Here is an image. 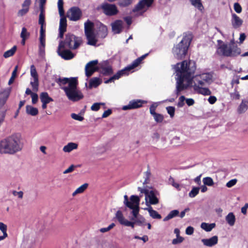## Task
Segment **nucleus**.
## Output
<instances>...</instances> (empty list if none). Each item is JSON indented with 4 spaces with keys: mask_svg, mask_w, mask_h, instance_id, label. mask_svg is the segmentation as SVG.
<instances>
[{
    "mask_svg": "<svg viewBox=\"0 0 248 248\" xmlns=\"http://www.w3.org/2000/svg\"><path fill=\"white\" fill-rule=\"evenodd\" d=\"M29 35H30L29 32H28L27 31V29L25 27H23L22 29V31H21V32L20 34V37L21 38H28L29 37Z\"/></svg>",
    "mask_w": 248,
    "mask_h": 248,
    "instance_id": "51",
    "label": "nucleus"
},
{
    "mask_svg": "<svg viewBox=\"0 0 248 248\" xmlns=\"http://www.w3.org/2000/svg\"><path fill=\"white\" fill-rule=\"evenodd\" d=\"M132 0H120V5L122 6H126L131 4Z\"/></svg>",
    "mask_w": 248,
    "mask_h": 248,
    "instance_id": "60",
    "label": "nucleus"
},
{
    "mask_svg": "<svg viewBox=\"0 0 248 248\" xmlns=\"http://www.w3.org/2000/svg\"><path fill=\"white\" fill-rule=\"evenodd\" d=\"M6 112V109L5 108H0V125L4 120Z\"/></svg>",
    "mask_w": 248,
    "mask_h": 248,
    "instance_id": "45",
    "label": "nucleus"
},
{
    "mask_svg": "<svg viewBox=\"0 0 248 248\" xmlns=\"http://www.w3.org/2000/svg\"><path fill=\"white\" fill-rule=\"evenodd\" d=\"M216 226L215 223L208 224L207 223L203 222L201 224V227L206 232L211 231Z\"/></svg>",
    "mask_w": 248,
    "mask_h": 248,
    "instance_id": "33",
    "label": "nucleus"
},
{
    "mask_svg": "<svg viewBox=\"0 0 248 248\" xmlns=\"http://www.w3.org/2000/svg\"><path fill=\"white\" fill-rule=\"evenodd\" d=\"M226 221L230 226H233L235 222V217L232 212L229 213L225 217Z\"/></svg>",
    "mask_w": 248,
    "mask_h": 248,
    "instance_id": "28",
    "label": "nucleus"
},
{
    "mask_svg": "<svg viewBox=\"0 0 248 248\" xmlns=\"http://www.w3.org/2000/svg\"><path fill=\"white\" fill-rule=\"evenodd\" d=\"M63 0H58V7L59 9V14L61 16H64V12L63 9Z\"/></svg>",
    "mask_w": 248,
    "mask_h": 248,
    "instance_id": "41",
    "label": "nucleus"
},
{
    "mask_svg": "<svg viewBox=\"0 0 248 248\" xmlns=\"http://www.w3.org/2000/svg\"><path fill=\"white\" fill-rule=\"evenodd\" d=\"M107 27L103 24H101L99 27L98 35L102 38H105L107 36Z\"/></svg>",
    "mask_w": 248,
    "mask_h": 248,
    "instance_id": "34",
    "label": "nucleus"
},
{
    "mask_svg": "<svg viewBox=\"0 0 248 248\" xmlns=\"http://www.w3.org/2000/svg\"><path fill=\"white\" fill-rule=\"evenodd\" d=\"M67 21L66 19L63 16H61L60 21V26L59 30L66 31Z\"/></svg>",
    "mask_w": 248,
    "mask_h": 248,
    "instance_id": "38",
    "label": "nucleus"
},
{
    "mask_svg": "<svg viewBox=\"0 0 248 248\" xmlns=\"http://www.w3.org/2000/svg\"><path fill=\"white\" fill-rule=\"evenodd\" d=\"M234 10L237 13H240L242 12V7L238 2L234 3L233 6Z\"/></svg>",
    "mask_w": 248,
    "mask_h": 248,
    "instance_id": "56",
    "label": "nucleus"
},
{
    "mask_svg": "<svg viewBox=\"0 0 248 248\" xmlns=\"http://www.w3.org/2000/svg\"><path fill=\"white\" fill-rule=\"evenodd\" d=\"M176 73V87L175 93L178 95L187 87L192 86L195 91L204 95H209L211 91L206 88H202L196 83L192 85L194 74L196 69V63L192 61H184L173 65Z\"/></svg>",
    "mask_w": 248,
    "mask_h": 248,
    "instance_id": "1",
    "label": "nucleus"
},
{
    "mask_svg": "<svg viewBox=\"0 0 248 248\" xmlns=\"http://www.w3.org/2000/svg\"><path fill=\"white\" fill-rule=\"evenodd\" d=\"M143 103V101L141 100H132L129 102L128 105L124 106L122 109L126 110L138 108L142 107Z\"/></svg>",
    "mask_w": 248,
    "mask_h": 248,
    "instance_id": "18",
    "label": "nucleus"
},
{
    "mask_svg": "<svg viewBox=\"0 0 248 248\" xmlns=\"http://www.w3.org/2000/svg\"><path fill=\"white\" fill-rule=\"evenodd\" d=\"M202 242L204 246L212 247L217 243L218 237L215 235L209 239H202Z\"/></svg>",
    "mask_w": 248,
    "mask_h": 248,
    "instance_id": "20",
    "label": "nucleus"
},
{
    "mask_svg": "<svg viewBox=\"0 0 248 248\" xmlns=\"http://www.w3.org/2000/svg\"><path fill=\"white\" fill-rule=\"evenodd\" d=\"M57 82L61 86L68 84L67 86L61 87L69 100L78 101L83 98L81 92L78 89V81L77 78H59Z\"/></svg>",
    "mask_w": 248,
    "mask_h": 248,
    "instance_id": "3",
    "label": "nucleus"
},
{
    "mask_svg": "<svg viewBox=\"0 0 248 248\" xmlns=\"http://www.w3.org/2000/svg\"><path fill=\"white\" fill-rule=\"evenodd\" d=\"M78 144L74 142H69L63 147V151L65 153H69L74 149L78 148Z\"/></svg>",
    "mask_w": 248,
    "mask_h": 248,
    "instance_id": "27",
    "label": "nucleus"
},
{
    "mask_svg": "<svg viewBox=\"0 0 248 248\" xmlns=\"http://www.w3.org/2000/svg\"><path fill=\"white\" fill-rule=\"evenodd\" d=\"M24 140L19 133H14L0 140V154L13 155L22 151Z\"/></svg>",
    "mask_w": 248,
    "mask_h": 248,
    "instance_id": "2",
    "label": "nucleus"
},
{
    "mask_svg": "<svg viewBox=\"0 0 248 248\" xmlns=\"http://www.w3.org/2000/svg\"><path fill=\"white\" fill-rule=\"evenodd\" d=\"M103 103H95L91 107V109L93 111H97L99 109L101 105H104Z\"/></svg>",
    "mask_w": 248,
    "mask_h": 248,
    "instance_id": "50",
    "label": "nucleus"
},
{
    "mask_svg": "<svg viewBox=\"0 0 248 248\" xmlns=\"http://www.w3.org/2000/svg\"><path fill=\"white\" fill-rule=\"evenodd\" d=\"M140 197L136 195H132L129 201L128 197L126 195L124 196V204L129 209L132 210L131 214L133 217L131 218V220H135L137 224L141 226L145 222V218L139 214L140 211Z\"/></svg>",
    "mask_w": 248,
    "mask_h": 248,
    "instance_id": "4",
    "label": "nucleus"
},
{
    "mask_svg": "<svg viewBox=\"0 0 248 248\" xmlns=\"http://www.w3.org/2000/svg\"><path fill=\"white\" fill-rule=\"evenodd\" d=\"M134 238L135 239H140V240H142L144 243L145 242H146L147 241H148L149 239H148V237L147 235H144L142 237H140L138 235H135L134 236Z\"/></svg>",
    "mask_w": 248,
    "mask_h": 248,
    "instance_id": "61",
    "label": "nucleus"
},
{
    "mask_svg": "<svg viewBox=\"0 0 248 248\" xmlns=\"http://www.w3.org/2000/svg\"><path fill=\"white\" fill-rule=\"evenodd\" d=\"M184 241V238L181 236H177V238L172 240V244L176 245L182 243Z\"/></svg>",
    "mask_w": 248,
    "mask_h": 248,
    "instance_id": "54",
    "label": "nucleus"
},
{
    "mask_svg": "<svg viewBox=\"0 0 248 248\" xmlns=\"http://www.w3.org/2000/svg\"><path fill=\"white\" fill-rule=\"evenodd\" d=\"M115 224L112 223L110 224L108 227L102 228L100 229V232L102 233L107 232L109 231L110 230H111V229H112L115 226Z\"/></svg>",
    "mask_w": 248,
    "mask_h": 248,
    "instance_id": "52",
    "label": "nucleus"
},
{
    "mask_svg": "<svg viewBox=\"0 0 248 248\" xmlns=\"http://www.w3.org/2000/svg\"><path fill=\"white\" fill-rule=\"evenodd\" d=\"M102 83V79L98 77L92 78L89 81L88 88L92 89V88H96Z\"/></svg>",
    "mask_w": 248,
    "mask_h": 248,
    "instance_id": "25",
    "label": "nucleus"
},
{
    "mask_svg": "<svg viewBox=\"0 0 248 248\" xmlns=\"http://www.w3.org/2000/svg\"><path fill=\"white\" fill-rule=\"evenodd\" d=\"M191 3L193 6L197 8L200 11L203 9V6L201 0H190Z\"/></svg>",
    "mask_w": 248,
    "mask_h": 248,
    "instance_id": "37",
    "label": "nucleus"
},
{
    "mask_svg": "<svg viewBox=\"0 0 248 248\" xmlns=\"http://www.w3.org/2000/svg\"><path fill=\"white\" fill-rule=\"evenodd\" d=\"M201 76L199 75H196L194 77V84L196 83L197 85H199V86H204L206 85V84L207 83L205 81H203V80L202 79V78H201Z\"/></svg>",
    "mask_w": 248,
    "mask_h": 248,
    "instance_id": "39",
    "label": "nucleus"
},
{
    "mask_svg": "<svg viewBox=\"0 0 248 248\" xmlns=\"http://www.w3.org/2000/svg\"><path fill=\"white\" fill-rule=\"evenodd\" d=\"M248 108V101H242L238 108V112L239 113H242L245 112Z\"/></svg>",
    "mask_w": 248,
    "mask_h": 248,
    "instance_id": "32",
    "label": "nucleus"
},
{
    "mask_svg": "<svg viewBox=\"0 0 248 248\" xmlns=\"http://www.w3.org/2000/svg\"><path fill=\"white\" fill-rule=\"evenodd\" d=\"M194 232V228L191 226H188L186 230V233L187 235H191Z\"/></svg>",
    "mask_w": 248,
    "mask_h": 248,
    "instance_id": "63",
    "label": "nucleus"
},
{
    "mask_svg": "<svg viewBox=\"0 0 248 248\" xmlns=\"http://www.w3.org/2000/svg\"><path fill=\"white\" fill-rule=\"evenodd\" d=\"M7 225L2 222H0V230L2 233L7 232Z\"/></svg>",
    "mask_w": 248,
    "mask_h": 248,
    "instance_id": "62",
    "label": "nucleus"
},
{
    "mask_svg": "<svg viewBox=\"0 0 248 248\" xmlns=\"http://www.w3.org/2000/svg\"><path fill=\"white\" fill-rule=\"evenodd\" d=\"M168 113L170 115V117L172 118L174 116L175 108L174 107L169 106L166 108Z\"/></svg>",
    "mask_w": 248,
    "mask_h": 248,
    "instance_id": "49",
    "label": "nucleus"
},
{
    "mask_svg": "<svg viewBox=\"0 0 248 248\" xmlns=\"http://www.w3.org/2000/svg\"><path fill=\"white\" fill-rule=\"evenodd\" d=\"M63 46H67L71 49H77L82 44L81 37L76 36L71 33H68L65 36V39L63 41Z\"/></svg>",
    "mask_w": 248,
    "mask_h": 248,
    "instance_id": "8",
    "label": "nucleus"
},
{
    "mask_svg": "<svg viewBox=\"0 0 248 248\" xmlns=\"http://www.w3.org/2000/svg\"><path fill=\"white\" fill-rule=\"evenodd\" d=\"M144 210L148 211L150 216L154 219H161V216L158 213L154 210L152 206L143 208Z\"/></svg>",
    "mask_w": 248,
    "mask_h": 248,
    "instance_id": "26",
    "label": "nucleus"
},
{
    "mask_svg": "<svg viewBox=\"0 0 248 248\" xmlns=\"http://www.w3.org/2000/svg\"><path fill=\"white\" fill-rule=\"evenodd\" d=\"M16 50V46H14L11 49L8 50L4 52L3 57L5 58H7L13 56Z\"/></svg>",
    "mask_w": 248,
    "mask_h": 248,
    "instance_id": "40",
    "label": "nucleus"
},
{
    "mask_svg": "<svg viewBox=\"0 0 248 248\" xmlns=\"http://www.w3.org/2000/svg\"><path fill=\"white\" fill-rule=\"evenodd\" d=\"M230 95L232 99H239L240 98V94L236 90V87L235 88L234 92L231 93Z\"/></svg>",
    "mask_w": 248,
    "mask_h": 248,
    "instance_id": "53",
    "label": "nucleus"
},
{
    "mask_svg": "<svg viewBox=\"0 0 248 248\" xmlns=\"http://www.w3.org/2000/svg\"><path fill=\"white\" fill-rule=\"evenodd\" d=\"M10 93V89H4L0 93V105L3 106L6 102Z\"/></svg>",
    "mask_w": 248,
    "mask_h": 248,
    "instance_id": "22",
    "label": "nucleus"
},
{
    "mask_svg": "<svg viewBox=\"0 0 248 248\" xmlns=\"http://www.w3.org/2000/svg\"><path fill=\"white\" fill-rule=\"evenodd\" d=\"M82 15L80 9L77 7H73L70 9L67 13L68 18L72 21L78 20Z\"/></svg>",
    "mask_w": 248,
    "mask_h": 248,
    "instance_id": "15",
    "label": "nucleus"
},
{
    "mask_svg": "<svg viewBox=\"0 0 248 248\" xmlns=\"http://www.w3.org/2000/svg\"><path fill=\"white\" fill-rule=\"evenodd\" d=\"M237 182V179H233L229 181L228 183H227L226 186L228 187H232L233 186H234Z\"/></svg>",
    "mask_w": 248,
    "mask_h": 248,
    "instance_id": "59",
    "label": "nucleus"
},
{
    "mask_svg": "<svg viewBox=\"0 0 248 248\" xmlns=\"http://www.w3.org/2000/svg\"><path fill=\"white\" fill-rule=\"evenodd\" d=\"M31 84L34 92H37L38 90V79H33V81L31 82Z\"/></svg>",
    "mask_w": 248,
    "mask_h": 248,
    "instance_id": "47",
    "label": "nucleus"
},
{
    "mask_svg": "<svg viewBox=\"0 0 248 248\" xmlns=\"http://www.w3.org/2000/svg\"><path fill=\"white\" fill-rule=\"evenodd\" d=\"M39 24L41 25L40 35H46V23L45 17V11H40V13L39 16Z\"/></svg>",
    "mask_w": 248,
    "mask_h": 248,
    "instance_id": "19",
    "label": "nucleus"
},
{
    "mask_svg": "<svg viewBox=\"0 0 248 248\" xmlns=\"http://www.w3.org/2000/svg\"><path fill=\"white\" fill-rule=\"evenodd\" d=\"M157 107V104L156 103H154L152 104L150 107V112L152 115L156 113L155 112V109Z\"/></svg>",
    "mask_w": 248,
    "mask_h": 248,
    "instance_id": "58",
    "label": "nucleus"
},
{
    "mask_svg": "<svg viewBox=\"0 0 248 248\" xmlns=\"http://www.w3.org/2000/svg\"><path fill=\"white\" fill-rule=\"evenodd\" d=\"M40 99L42 102L46 103L53 101V99L49 96L48 94L46 92H43L41 93Z\"/></svg>",
    "mask_w": 248,
    "mask_h": 248,
    "instance_id": "30",
    "label": "nucleus"
},
{
    "mask_svg": "<svg viewBox=\"0 0 248 248\" xmlns=\"http://www.w3.org/2000/svg\"><path fill=\"white\" fill-rule=\"evenodd\" d=\"M101 8L103 12L107 16L115 15L118 12L116 6L114 4L105 3L102 5Z\"/></svg>",
    "mask_w": 248,
    "mask_h": 248,
    "instance_id": "16",
    "label": "nucleus"
},
{
    "mask_svg": "<svg viewBox=\"0 0 248 248\" xmlns=\"http://www.w3.org/2000/svg\"><path fill=\"white\" fill-rule=\"evenodd\" d=\"M112 30L115 33H119L122 31L123 27V21L122 20H116L112 23Z\"/></svg>",
    "mask_w": 248,
    "mask_h": 248,
    "instance_id": "23",
    "label": "nucleus"
},
{
    "mask_svg": "<svg viewBox=\"0 0 248 248\" xmlns=\"http://www.w3.org/2000/svg\"><path fill=\"white\" fill-rule=\"evenodd\" d=\"M65 46H63V41H61L59 43L57 49V53L58 55L64 60H67L72 59L75 57V54H73L70 50L61 49L64 48Z\"/></svg>",
    "mask_w": 248,
    "mask_h": 248,
    "instance_id": "12",
    "label": "nucleus"
},
{
    "mask_svg": "<svg viewBox=\"0 0 248 248\" xmlns=\"http://www.w3.org/2000/svg\"><path fill=\"white\" fill-rule=\"evenodd\" d=\"M17 66H16L15 68H14V70H13V72H12V76L11 77V78H10L9 81H8V84L9 85H11L12 83H13L14 81V79H15V77H16V72H17Z\"/></svg>",
    "mask_w": 248,
    "mask_h": 248,
    "instance_id": "48",
    "label": "nucleus"
},
{
    "mask_svg": "<svg viewBox=\"0 0 248 248\" xmlns=\"http://www.w3.org/2000/svg\"><path fill=\"white\" fill-rule=\"evenodd\" d=\"M71 116L72 119L79 121H82L84 119L82 116L76 113H72Z\"/></svg>",
    "mask_w": 248,
    "mask_h": 248,
    "instance_id": "55",
    "label": "nucleus"
},
{
    "mask_svg": "<svg viewBox=\"0 0 248 248\" xmlns=\"http://www.w3.org/2000/svg\"><path fill=\"white\" fill-rule=\"evenodd\" d=\"M31 75L33 79H38V74L33 65H31Z\"/></svg>",
    "mask_w": 248,
    "mask_h": 248,
    "instance_id": "46",
    "label": "nucleus"
},
{
    "mask_svg": "<svg viewBox=\"0 0 248 248\" xmlns=\"http://www.w3.org/2000/svg\"><path fill=\"white\" fill-rule=\"evenodd\" d=\"M179 212L177 210H173L170 212V213L163 219L164 221H168L179 215Z\"/></svg>",
    "mask_w": 248,
    "mask_h": 248,
    "instance_id": "35",
    "label": "nucleus"
},
{
    "mask_svg": "<svg viewBox=\"0 0 248 248\" xmlns=\"http://www.w3.org/2000/svg\"><path fill=\"white\" fill-rule=\"evenodd\" d=\"M203 183L204 185L208 186H212L214 185V182L212 178L209 177H205L203 179Z\"/></svg>",
    "mask_w": 248,
    "mask_h": 248,
    "instance_id": "44",
    "label": "nucleus"
},
{
    "mask_svg": "<svg viewBox=\"0 0 248 248\" xmlns=\"http://www.w3.org/2000/svg\"><path fill=\"white\" fill-rule=\"evenodd\" d=\"M115 218L120 224L125 226L131 227V228H134L135 224H137V223L135 220L130 221L125 219L122 212L120 210H118L116 212L115 214Z\"/></svg>",
    "mask_w": 248,
    "mask_h": 248,
    "instance_id": "14",
    "label": "nucleus"
},
{
    "mask_svg": "<svg viewBox=\"0 0 248 248\" xmlns=\"http://www.w3.org/2000/svg\"><path fill=\"white\" fill-rule=\"evenodd\" d=\"M46 35H40L39 37V41H40V45H39V55L41 56H43L45 53V39Z\"/></svg>",
    "mask_w": 248,
    "mask_h": 248,
    "instance_id": "24",
    "label": "nucleus"
},
{
    "mask_svg": "<svg viewBox=\"0 0 248 248\" xmlns=\"http://www.w3.org/2000/svg\"><path fill=\"white\" fill-rule=\"evenodd\" d=\"M138 190L145 194V203L147 207L151 206V205H156L159 203V200L156 197V192L140 187H138Z\"/></svg>",
    "mask_w": 248,
    "mask_h": 248,
    "instance_id": "9",
    "label": "nucleus"
},
{
    "mask_svg": "<svg viewBox=\"0 0 248 248\" xmlns=\"http://www.w3.org/2000/svg\"><path fill=\"white\" fill-rule=\"evenodd\" d=\"M94 23L89 20L84 23V33L88 45L95 46L98 40L94 31Z\"/></svg>",
    "mask_w": 248,
    "mask_h": 248,
    "instance_id": "6",
    "label": "nucleus"
},
{
    "mask_svg": "<svg viewBox=\"0 0 248 248\" xmlns=\"http://www.w3.org/2000/svg\"><path fill=\"white\" fill-rule=\"evenodd\" d=\"M201 78L205 81L207 83H210L212 80V75L210 73H202L200 75Z\"/></svg>",
    "mask_w": 248,
    "mask_h": 248,
    "instance_id": "36",
    "label": "nucleus"
},
{
    "mask_svg": "<svg viewBox=\"0 0 248 248\" xmlns=\"http://www.w3.org/2000/svg\"><path fill=\"white\" fill-rule=\"evenodd\" d=\"M243 23V20L235 14H232V24L234 28H238Z\"/></svg>",
    "mask_w": 248,
    "mask_h": 248,
    "instance_id": "21",
    "label": "nucleus"
},
{
    "mask_svg": "<svg viewBox=\"0 0 248 248\" xmlns=\"http://www.w3.org/2000/svg\"><path fill=\"white\" fill-rule=\"evenodd\" d=\"M217 52L223 56L235 57L241 54V50L238 46L232 47L228 44H223L217 48Z\"/></svg>",
    "mask_w": 248,
    "mask_h": 248,
    "instance_id": "7",
    "label": "nucleus"
},
{
    "mask_svg": "<svg viewBox=\"0 0 248 248\" xmlns=\"http://www.w3.org/2000/svg\"><path fill=\"white\" fill-rule=\"evenodd\" d=\"M88 184L85 183L76 189V190L72 193L73 196H75L78 194L82 193L88 187Z\"/></svg>",
    "mask_w": 248,
    "mask_h": 248,
    "instance_id": "31",
    "label": "nucleus"
},
{
    "mask_svg": "<svg viewBox=\"0 0 248 248\" xmlns=\"http://www.w3.org/2000/svg\"><path fill=\"white\" fill-rule=\"evenodd\" d=\"M99 68L102 69V73L105 76L110 75L113 73L112 67L108 61H105L99 63Z\"/></svg>",
    "mask_w": 248,
    "mask_h": 248,
    "instance_id": "17",
    "label": "nucleus"
},
{
    "mask_svg": "<svg viewBox=\"0 0 248 248\" xmlns=\"http://www.w3.org/2000/svg\"><path fill=\"white\" fill-rule=\"evenodd\" d=\"M154 0H141L133 9V12H139L140 15L146 12L151 6Z\"/></svg>",
    "mask_w": 248,
    "mask_h": 248,
    "instance_id": "11",
    "label": "nucleus"
},
{
    "mask_svg": "<svg viewBox=\"0 0 248 248\" xmlns=\"http://www.w3.org/2000/svg\"><path fill=\"white\" fill-rule=\"evenodd\" d=\"M200 187H194L189 193V196L191 198L195 197L199 192Z\"/></svg>",
    "mask_w": 248,
    "mask_h": 248,
    "instance_id": "42",
    "label": "nucleus"
},
{
    "mask_svg": "<svg viewBox=\"0 0 248 248\" xmlns=\"http://www.w3.org/2000/svg\"><path fill=\"white\" fill-rule=\"evenodd\" d=\"M76 168V166L74 165H71L68 169L65 170L63 172V174H66L70 172H72L74 169Z\"/></svg>",
    "mask_w": 248,
    "mask_h": 248,
    "instance_id": "64",
    "label": "nucleus"
},
{
    "mask_svg": "<svg viewBox=\"0 0 248 248\" xmlns=\"http://www.w3.org/2000/svg\"><path fill=\"white\" fill-rule=\"evenodd\" d=\"M152 116L156 123H161L164 120V116L161 114L156 113Z\"/></svg>",
    "mask_w": 248,
    "mask_h": 248,
    "instance_id": "43",
    "label": "nucleus"
},
{
    "mask_svg": "<svg viewBox=\"0 0 248 248\" xmlns=\"http://www.w3.org/2000/svg\"><path fill=\"white\" fill-rule=\"evenodd\" d=\"M98 61L97 60H93L88 62L85 67V75L87 78H89L93 74L99 69L97 66Z\"/></svg>",
    "mask_w": 248,
    "mask_h": 248,
    "instance_id": "13",
    "label": "nucleus"
},
{
    "mask_svg": "<svg viewBox=\"0 0 248 248\" xmlns=\"http://www.w3.org/2000/svg\"><path fill=\"white\" fill-rule=\"evenodd\" d=\"M148 55V54H145L141 57L137 58L134 60L133 62L125 67L124 69L119 71L116 74L113 76L115 80L118 79L124 75H127L129 74V72L137 67L141 62V61Z\"/></svg>",
    "mask_w": 248,
    "mask_h": 248,
    "instance_id": "10",
    "label": "nucleus"
},
{
    "mask_svg": "<svg viewBox=\"0 0 248 248\" xmlns=\"http://www.w3.org/2000/svg\"><path fill=\"white\" fill-rule=\"evenodd\" d=\"M192 38V37L191 33H184L183 39L178 45L174 46L172 49V53L176 58L181 59L185 56Z\"/></svg>",
    "mask_w": 248,
    "mask_h": 248,
    "instance_id": "5",
    "label": "nucleus"
},
{
    "mask_svg": "<svg viewBox=\"0 0 248 248\" xmlns=\"http://www.w3.org/2000/svg\"><path fill=\"white\" fill-rule=\"evenodd\" d=\"M26 113L31 116H36L38 113V109L30 105L26 107Z\"/></svg>",
    "mask_w": 248,
    "mask_h": 248,
    "instance_id": "29",
    "label": "nucleus"
},
{
    "mask_svg": "<svg viewBox=\"0 0 248 248\" xmlns=\"http://www.w3.org/2000/svg\"><path fill=\"white\" fill-rule=\"evenodd\" d=\"M186 100V98L184 96H181L179 98V101L177 103V106L178 107H182L184 105V101Z\"/></svg>",
    "mask_w": 248,
    "mask_h": 248,
    "instance_id": "57",
    "label": "nucleus"
}]
</instances>
